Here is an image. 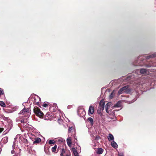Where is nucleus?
Masks as SVG:
<instances>
[{
  "mask_svg": "<svg viewBox=\"0 0 156 156\" xmlns=\"http://www.w3.org/2000/svg\"><path fill=\"white\" fill-rule=\"evenodd\" d=\"M27 140L23 138L21 135L19 134L16 136L14 138V140L12 145L13 149L12 150L11 154H13L14 152V150L16 149L18 146V142H19L20 144L24 141H26Z\"/></svg>",
  "mask_w": 156,
  "mask_h": 156,
  "instance_id": "f257e3e1",
  "label": "nucleus"
},
{
  "mask_svg": "<svg viewBox=\"0 0 156 156\" xmlns=\"http://www.w3.org/2000/svg\"><path fill=\"white\" fill-rule=\"evenodd\" d=\"M112 105V102H108L105 105V110L106 112L109 114V115H110L111 116L112 115V117H111V118L112 119H113L114 117H115V111H119L122 109V108H121L119 109L114 110L112 113H110V111L108 110L109 108L111 107Z\"/></svg>",
  "mask_w": 156,
  "mask_h": 156,
  "instance_id": "f03ea898",
  "label": "nucleus"
},
{
  "mask_svg": "<svg viewBox=\"0 0 156 156\" xmlns=\"http://www.w3.org/2000/svg\"><path fill=\"white\" fill-rule=\"evenodd\" d=\"M131 90L130 88L128 86H126L120 89L118 93L119 94L122 93L128 94L130 93Z\"/></svg>",
  "mask_w": 156,
  "mask_h": 156,
  "instance_id": "7ed1b4c3",
  "label": "nucleus"
},
{
  "mask_svg": "<svg viewBox=\"0 0 156 156\" xmlns=\"http://www.w3.org/2000/svg\"><path fill=\"white\" fill-rule=\"evenodd\" d=\"M34 112L38 116L41 117L44 115V113L42 112L40 109L37 107H35L34 108Z\"/></svg>",
  "mask_w": 156,
  "mask_h": 156,
  "instance_id": "20e7f679",
  "label": "nucleus"
},
{
  "mask_svg": "<svg viewBox=\"0 0 156 156\" xmlns=\"http://www.w3.org/2000/svg\"><path fill=\"white\" fill-rule=\"evenodd\" d=\"M35 136L34 135H32V137H30V138L31 139H34V140L33 142L34 144H36L37 143H38L41 142V138H36L35 137Z\"/></svg>",
  "mask_w": 156,
  "mask_h": 156,
  "instance_id": "39448f33",
  "label": "nucleus"
},
{
  "mask_svg": "<svg viewBox=\"0 0 156 156\" xmlns=\"http://www.w3.org/2000/svg\"><path fill=\"white\" fill-rule=\"evenodd\" d=\"M105 102L103 100H101L99 103V106L98 108H100V110L103 111L105 108Z\"/></svg>",
  "mask_w": 156,
  "mask_h": 156,
  "instance_id": "423d86ee",
  "label": "nucleus"
},
{
  "mask_svg": "<svg viewBox=\"0 0 156 156\" xmlns=\"http://www.w3.org/2000/svg\"><path fill=\"white\" fill-rule=\"evenodd\" d=\"M41 100L40 98L37 96H35L34 98V102L36 105H38Z\"/></svg>",
  "mask_w": 156,
  "mask_h": 156,
  "instance_id": "0eeeda50",
  "label": "nucleus"
},
{
  "mask_svg": "<svg viewBox=\"0 0 156 156\" xmlns=\"http://www.w3.org/2000/svg\"><path fill=\"white\" fill-rule=\"evenodd\" d=\"M94 112V108L91 106V105H90L88 110V114L89 115L90 114H93Z\"/></svg>",
  "mask_w": 156,
  "mask_h": 156,
  "instance_id": "6e6552de",
  "label": "nucleus"
},
{
  "mask_svg": "<svg viewBox=\"0 0 156 156\" xmlns=\"http://www.w3.org/2000/svg\"><path fill=\"white\" fill-rule=\"evenodd\" d=\"M140 73L142 75H145L148 73L147 70L144 69H142L140 70Z\"/></svg>",
  "mask_w": 156,
  "mask_h": 156,
  "instance_id": "1a4fd4ad",
  "label": "nucleus"
},
{
  "mask_svg": "<svg viewBox=\"0 0 156 156\" xmlns=\"http://www.w3.org/2000/svg\"><path fill=\"white\" fill-rule=\"evenodd\" d=\"M122 105L121 103V101H118L116 104H115L114 106L112 107L113 108H120L121 107Z\"/></svg>",
  "mask_w": 156,
  "mask_h": 156,
  "instance_id": "9d476101",
  "label": "nucleus"
},
{
  "mask_svg": "<svg viewBox=\"0 0 156 156\" xmlns=\"http://www.w3.org/2000/svg\"><path fill=\"white\" fill-rule=\"evenodd\" d=\"M29 111L30 110L29 109L27 108L26 110L24 107V108L20 111L19 114H24L25 112H29Z\"/></svg>",
  "mask_w": 156,
  "mask_h": 156,
  "instance_id": "9b49d317",
  "label": "nucleus"
},
{
  "mask_svg": "<svg viewBox=\"0 0 156 156\" xmlns=\"http://www.w3.org/2000/svg\"><path fill=\"white\" fill-rule=\"evenodd\" d=\"M108 138V141H109L113 140H114V137L113 135L111 133L109 134Z\"/></svg>",
  "mask_w": 156,
  "mask_h": 156,
  "instance_id": "f8f14e48",
  "label": "nucleus"
},
{
  "mask_svg": "<svg viewBox=\"0 0 156 156\" xmlns=\"http://www.w3.org/2000/svg\"><path fill=\"white\" fill-rule=\"evenodd\" d=\"M67 143L68 145L70 147L72 144L71 138L70 137H69L67 139Z\"/></svg>",
  "mask_w": 156,
  "mask_h": 156,
  "instance_id": "ddd939ff",
  "label": "nucleus"
},
{
  "mask_svg": "<svg viewBox=\"0 0 156 156\" xmlns=\"http://www.w3.org/2000/svg\"><path fill=\"white\" fill-rule=\"evenodd\" d=\"M111 144L112 146L115 148H117L118 147L117 144L115 141H112Z\"/></svg>",
  "mask_w": 156,
  "mask_h": 156,
  "instance_id": "4468645a",
  "label": "nucleus"
},
{
  "mask_svg": "<svg viewBox=\"0 0 156 156\" xmlns=\"http://www.w3.org/2000/svg\"><path fill=\"white\" fill-rule=\"evenodd\" d=\"M156 57V53H155L151 55L147 56L146 57L147 59H149Z\"/></svg>",
  "mask_w": 156,
  "mask_h": 156,
  "instance_id": "2eb2a0df",
  "label": "nucleus"
},
{
  "mask_svg": "<svg viewBox=\"0 0 156 156\" xmlns=\"http://www.w3.org/2000/svg\"><path fill=\"white\" fill-rule=\"evenodd\" d=\"M8 137L7 136H5L2 139V141H3L4 143L5 144L8 142Z\"/></svg>",
  "mask_w": 156,
  "mask_h": 156,
  "instance_id": "dca6fc26",
  "label": "nucleus"
},
{
  "mask_svg": "<svg viewBox=\"0 0 156 156\" xmlns=\"http://www.w3.org/2000/svg\"><path fill=\"white\" fill-rule=\"evenodd\" d=\"M103 150L101 148H99L98 149L97 151V153L98 154H101L102 153Z\"/></svg>",
  "mask_w": 156,
  "mask_h": 156,
  "instance_id": "f3484780",
  "label": "nucleus"
},
{
  "mask_svg": "<svg viewBox=\"0 0 156 156\" xmlns=\"http://www.w3.org/2000/svg\"><path fill=\"white\" fill-rule=\"evenodd\" d=\"M65 141V140L62 138H59L57 139V141L59 143H63Z\"/></svg>",
  "mask_w": 156,
  "mask_h": 156,
  "instance_id": "a211bd4d",
  "label": "nucleus"
},
{
  "mask_svg": "<svg viewBox=\"0 0 156 156\" xmlns=\"http://www.w3.org/2000/svg\"><path fill=\"white\" fill-rule=\"evenodd\" d=\"M87 121H89L90 124L92 125L94 123L93 119L91 117H89L87 119Z\"/></svg>",
  "mask_w": 156,
  "mask_h": 156,
  "instance_id": "6ab92c4d",
  "label": "nucleus"
},
{
  "mask_svg": "<svg viewBox=\"0 0 156 156\" xmlns=\"http://www.w3.org/2000/svg\"><path fill=\"white\" fill-rule=\"evenodd\" d=\"M57 148V145H55L51 148V151L52 152L56 153V150Z\"/></svg>",
  "mask_w": 156,
  "mask_h": 156,
  "instance_id": "aec40b11",
  "label": "nucleus"
},
{
  "mask_svg": "<svg viewBox=\"0 0 156 156\" xmlns=\"http://www.w3.org/2000/svg\"><path fill=\"white\" fill-rule=\"evenodd\" d=\"M73 151L74 156H79L75 148L73 149Z\"/></svg>",
  "mask_w": 156,
  "mask_h": 156,
  "instance_id": "412c9836",
  "label": "nucleus"
},
{
  "mask_svg": "<svg viewBox=\"0 0 156 156\" xmlns=\"http://www.w3.org/2000/svg\"><path fill=\"white\" fill-rule=\"evenodd\" d=\"M0 105L3 107H5L6 106L5 103L2 101H0Z\"/></svg>",
  "mask_w": 156,
  "mask_h": 156,
  "instance_id": "4be33fe9",
  "label": "nucleus"
},
{
  "mask_svg": "<svg viewBox=\"0 0 156 156\" xmlns=\"http://www.w3.org/2000/svg\"><path fill=\"white\" fill-rule=\"evenodd\" d=\"M4 94V92L3 89L0 88V95H1Z\"/></svg>",
  "mask_w": 156,
  "mask_h": 156,
  "instance_id": "5701e85b",
  "label": "nucleus"
},
{
  "mask_svg": "<svg viewBox=\"0 0 156 156\" xmlns=\"http://www.w3.org/2000/svg\"><path fill=\"white\" fill-rule=\"evenodd\" d=\"M65 153V150L64 149H62L61 150V153L60 154V156H63V154Z\"/></svg>",
  "mask_w": 156,
  "mask_h": 156,
  "instance_id": "b1692460",
  "label": "nucleus"
},
{
  "mask_svg": "<svg viewBox=\"0 0 156 156\" xmlns=\"http://www.w3.org/2000/svg\"><path fill=\"white\" fill-rule=\"evenodd\" d=\"M55 143V141L52 140H50L49 141V144H54Z\"/></svg>",
  "mask_w": 156,
  "mask_h": 156,
  "instance_id": "393cba45",
  "label": "nucleus"
},
{
  "mask_svg": "<svg viewBox=\"0 0 156 156\" xmlns=\"http://www.w3.org/2000/svg\"><path fill=\"white\" fill-rule=\"evenodd\" d=\"M100 108H98V110H97V112L98 113V114H101V112L102 111L101 110H100Z\"/></svg>",
  "mask_w": 156,
  "mask_h": 156,
  "instance_id": "a878e982",
  "label": "nucleus"
},
{
  "mask_svg": "<svg viewBox=\"0 0 156 156\" xmlns=\"http://www.w3.org/2000/svg\"><path fill=\"white\" fill-rule=\"evenodd\" d=\"M100 136H97L96 137H95V140H99V139L100 138Z\"/></svg>",
  "mask_w": 156,
  "mask_h": 156,
  "instance_id": "bb28decb",
  "label": "nucleus"
},
{
  "mask_svg": "<svg viewBox=\"0 0 156 156\" xmlns=\"http://www.w3.org/2000/svg\"><path fill=\"white\" fill-rule=\"evenodd\" d=\"M72 127H70L68 129L69 132L70 133L72 130L73 129Z\"/></svg>",
  "mask_w": 156,
  "mask_h": 156,
  "instance_id": "cd10ccee",
  "label": "nucleus"
},
{
  "mask_svg": "<svg viewBox=\"0 0 156 156\" xmlns=\"http://www.w3.org/2000/svg\"><path fill=\"white\" fill-rule=\"evenodd\" d=\"M119 156H124V154L123 153H119L118 154Z\"/></svg>",
  "mask_w": 156,
  "mask_h": 156,
  "instance_id": "c85d7f7f",
  "label": "nucleus"
},
{
  "mask_svg": "<svg viewBox=\"0 0 156 156\" xmlns=\"http://www.w3.org/2000/svg\"><path fill=\"white\" fill-rule=\"evenodd\" d=\"M42 106L44 107H46L48 106V105L46 103H44L42 105Z\"/></svg>",
  "mask_w": 156,
  "mask_h": 156,
  "instance_id": "c756f323",
  "label": "nucleus"
},
{
  "mask_svg": "<svg viewBox=\"0 0 156 156\" xmlns=\"http://www.w3.org/2000/svg\"><path fill=\"white\" fill-rule=\"evenodd\" d=\"M82 113L83 114V115H84L85 114V111L83 110L82 111Z\"/></svg>",
  "mask_w": 156,
  "mask_h": 156,
  "instance_id": "7c9ffc66",
  "label": "nucleus"
},
{
  "mask_svg": "<svg viewBox=\"0 0 156 156\" xmlns=\"http://www.w3.org/2000/svg\"><path fill=\"white\" fill-rule=\"evenodd\" d=\"M3 130V128H0V133L2 132Z\"/></svg>",
  "mask_w": 156,
  "mask_h": 156,
  "instance_id": "2f4dec72",
  "label": "nucleus"
},
{
  "mask_svg": "<svg viewBox=\"0 0 156 156\" xmlns=\"http://www.w3.org/2000/svg\"><path fill=\"white\" fill-rule=\"evenodd\" d=\"M15 154L16 155H13V156H19V154L18 153H17V154L16 153H15Z\"/></svg>",
  "mask_w": 156,
  "mask_h": 156,
  "instance_id": "473e14b6",
  "label": "nucleus"
},
{
  "mask_svg": "<svg viewBox=\"0 0 156 156\" xmlns=\"http://www.w3.org/2000/svg\"><path fill=\"white\" fill-rule=\"evenodd\" d=\"M112 94H113V93H112L111 94V95H110V97H111L112 96H111V95H112Z\"/></svg>",
  "mask_w": 156,
  "mask_h": 156,
  "instance_id": "72a5a7b5",
  "label": "nucleus"
},
{
  "mask_svg": "<svg viewBox=\"0 0 156 156\" xmlns=\"http://www.w3.org/2000/svg\"><path fill=\"white\" fill-rule=\"evenodd\" d=\"M136 100H134V101H133V102H134V101H135Z\"/></svg>",
  "mask_w": 156,
  "mask_h": 156,
  "instance_id": "f704fd0d",
  "label": "nucleus"
},
{
  "mask_svg": "<svg viewBox=\"0 0 156 156\" xmlns=\"http://www.w3.org/2000/svg\"><path fill=\"white\" fill-rule=\"evenodd\" d=\"M152 66H154L155 65H153Z\"/></svg>",
  "mask_w": 156,
  "mask_h": 156,
  "instance_id": "c9c22d12",
  "label": "nucleus"
},
{
  "mask_svg": "<svg viewBox=\"0 0 156 156\" xmlns=\"http://www.w3.org/2000/svg\"><path fill=\"white\" fill-rule=\"evenodd\" d=\"M80 111H79V114H80Z\"/></svg>",
  "mask_w": 156,
  "mask_h": 156,
  "instance_id": "e433bc0d",
  "label": "nucleus"
},
{
  "mask_svg": "<svg viewBox=\"0 0 156 156\" xmlns=\"http://www.w3.org/2000/svg\"><path fill=\"white\" fill-rule=\"evenodd\" d=\"M92 139H93V140H94V138H92Z\"/></svg>",
  "mask_w": 156,
  "mask_h": 156,
  "instance_id": "4c0bfd02",
  "label": "nucleus"
},
{
  "mask_svg": "<svg viewBox=\"0 0 156 156\" xmlns=\"http://www.w3.org/2000/svg\"><path fill=\"white\" fill-rule=\"evenodd\" d=\"M59 120V119H58V120Z\"/></svg>",
  "mask_w": 156,
  "mask_h": 156,
  "instance_id": "58836bf2",
  "label": "nucleus"
}]
</instances>
